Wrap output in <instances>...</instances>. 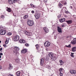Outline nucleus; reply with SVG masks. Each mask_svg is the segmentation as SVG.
Returning <instances> with one entry per match:
<instances>
[{
    "instance_id": "obj_2",
    "label": "nucleus",
    "mask_w": 76,
    "mask_h": 76,
    "mask_svg": "<svg viewBox=\"0 0 76 76\" xmlns=\"http://www.w3.org/2000/svg\"><path fill=\"white\" fill-rule=\"evenodd\" d=\"M14 55L18 56L19 55V53L18 51L19 50V48L15 46L14 47Z\"/></svg>"
},
{
    "instance_id": "obj_19",
    "label": "nucleus",
    "mask_w": 76,
    "mask_h": 76,
    "mask_svg": "<svg viewBox=\"0 0 76 76\" xmlns=\"http://www.w3.org/2000/svg\"><path fill=\"white\" fill-rule=\"evenodd\" d=\"M13 41H18L17 39L16 38V35L13 37Z\"/></svg>"
},
{
    "instance_id": "obj_11",
    "label": "nucleus",
    "mask_w": 76,
    "mask_h": 76,
    "mask_svg": "<svg viewBox=\"0 0 76 76\" xmlns=\"http://www.w3.org/2000/svg\"><path fill=\"white\" fill-rule=\"evenodd\" d=\"M43 29L44 30L45 32H46V33H48V32H49L48 29V28H44Z\"/></svg>"
},
{
    "instance_id": "obj_9",
    "label": "nucleus",
    "mask_w": 76,
    "mask_h": 76,
    "mask_svg": "<svg viewBox=\"0 0 76 76\" xmlns=\"http://www.w3.org/2000/svg\"><path fill=\"white\" fill-rule=\"evenodd\" d=\"M8 3L10 4H13L14 3V0H8Z\"/></svg>"
},
{
    "instance_id": "obj_40",
    "label": "nucleus",
    "mask_w": 76,
    "mask_h": 76,
    "mask_svg": "<svg viewBox=\"0 0 76 76\" xmlns=\"http://www.w3.org/2000/svg\"><path fill=\"white\" fill-rule=\"evenodd\" d=\"M50 59V58H46L45 60H46V61H48Z\"/></svg>"
},
{
    "instance_id": "obj_41",
    "label": "nucleus",
    "mask_w": 76,
    "mask_h": 76,
    "mask_svg": "<svg viewBox=\"0 0 76 76\" xmlns=\"http://www.w3.org/2000/svg\"><path fill=\"white\" fill-rule=\"evenodd\" d=\"M1 18H2V19H4V15H2L1 17Z\"/></svg>"
},
{
    "instance_id": "obj_4",
    "label": "nucleus",
    "mask_w": 76,
    "mask_h": 76,
    "mask_svg": "<svg viewBox=\"0 0 76 76\" xmlns=\"http://www.w3.org/2000/svg\"><path fill=\"white\" fill-rule=\"evenodd\" d=\"M27 23L28 25L30 26H32L34 25V21L30 20H28Z\"/></svg>"
},
{
    "instance_id": "obj_50",
    "label": "nucleus",
    "mask_w": 76,
    "mask_h": 76,
    "mask_svg": "<svg viewBox=\"0 0 76 76\" xmlns=\"http://www.w3.org/2000/svg\"><path fill=\"white\" fill-rule=\"evenodd\" d=\"M69 13V12L68 11H67V12H66V13Z\"/></svg>"
},
{
    "instance_id": "obj_47",
    "label": "nucleus",
    "mask_w": 76,
    "mask_h": 76,
    "mask_svg": "<svg viewBox=\"0 0 76 76\" xmlns=\"http://www.w3.org/2000/svg\"><path fill=\"white\" fill-rule=\"evenodd\" d=\"M73 18H74V19H75V18H76V17H75V16H76L75 15H73Z\"/></svg>"
},
{
    "instance_id": "obj_48",
    "label": "nucleus",
    "mask_w": 76,
    "mask_h": 76,
    "mask_svg": "<svg viewBox=\"0 0 76 76\" xmlns=\"http://www.w3.org/2000/svg\"><path fill=\"white\" fill-rule=\"evenodd\" d=\"M3 50V48H0V51H1Z\"/></svg>"
},
{
    "instance_id": "obj_22",
    "label": "nucleus",
    "mask_w": 76,
    "mask_h": 76,
    "mask_svg": "<svg viewBox=\"0 0 76 76\" xmlns=\"http://www.w3.org/2000/svg\"><path fill=\"white\" fill-rule=\"evenodd\" d=\"M9 38H7L5 42V43L6 44H8V43L9 42Z\"/></svg>"
},
{
    "instance_id": "obj_10",
    "label": "nucleus",
    "mask_w": 76,
    "mask_h": 76,
    "mask_svg": "<svg viewBox=\"0 0 76 76\" xmlns=\"http://www.w3.org/2000/svg\"><path fill=\"white\" fill-rule=\"evenodd\" d=\"M71 43L73 45H74V44H76V40H75V39H74L73 40H72L71 42Z\"/></svg>"
},
{
    "instance_id": "obj_27",
    "label": "nucleus",
    "mask_w": 76,
    "mask_h": 76,
    "mask_svg": "<svg viewBox=\"0 0 76 76\" xmlns=\"http://www.w3.org/2000/svg\"><path fill=\"white\" fill-rule=\"evenodd\" d=\"M28 18V15H25L23 17V18L24 19H27Z\"/></svg>"
},
{
    "instance_id": "obj_34",
    "label": "nucleus",
    "mask_w": 76,
    "mask_h": 76,
    "mask_svg": "<svg viewBox=\"0 0 76 76\" xmlns=\"http://www.w3.org/2000/svg\"><path fill=\"white\" fill-rule=\"evenodd\" d=\"M7 35H12V33L8 32L7 33Z\"/></svg>"
},
{
    "instance_id": "obj_8",
    "label": "nucleus",
    "mask_w": 76,
    "mask_h": 76,
    "mask_svg": "<svg viewBox=\"0 0 76 76\" xmlns=\"http://www.w3.org/2000/svg\"><path fill=\"white\" fill-rule=\"evenodd\" d=\"M34 16L36 19H37L39 18L40 17V14H36L34 15Z\"/></svg>"
},
{
    "instance_id": "obj_54",
    "label": "nucleus",
    "mask_w": 76,
    "mask_h": 76,
    "mask_svg": "<svg viewBox=\"0 0 76 76\" xmlns=\"http://www.w3.org/2000/svg\"><path fill=\"white\" fill-rule=\"evenodd\" d=\"M71 8H72V7H71Z\"/></svg>"
},
{
    "instance_id": "obj_51",
    "label": "nucleus",
    "mask_w": 76,
    "mask_h": 76,
    "mask_svg": "<svg viewBox=\"0 0 76 76\" xmlns=\"http://www.w3.org/2000/svg\"><path fill=\"white\" fill-rule=\"evenodd\" d=\"M1 58V56H0V58Z\"/></svg>"
},
{
    "instance_id": "obj_1",
    "label": "nucleus",
    "mask_w": 76,
    "mask_h": 76,
    "mask_svg": "<svg viewBox=\"0 0 76 76\" xmlns=\"http://www.w3.org/2000/svg\"><path fill=\"white\" fill-rule=\"evenodd\" d=\"M23 33H25L26 35H28V36H32V33H31L27 31L26 30H25L24 31L23 30H21L20 31V35H23Z\"/></svg>"
},
{
    "instance_id": "obj_38",
    "label": "nucleus",
    "mask_w": 76,
    "mask_h": 76,
    "mask_svg": "<svg viewBox=\"0 0 76 76\" xmlns=\"http://www.w3.org/2000/svg\"><path fill=\"white\" fill-rule=\"evenodd\" d=\"M58 18H60L61 17V14H59L57 16Z\"/></svg>"
},
{
    "instance_id": "obj_43",
    "label": "nucleus",
    "mask_w": 76,
    "mask_h": 76,
    "mask_svg": "<svg viewBox=\"0 0 76 76\" xmlns=\"http://www.w3.org/2000/svg\"><path fill=\"white\" fill-rule=\"evenodd\" d=\"M31 13H35V12L34 11L32 10L31 11Z\"/></svg>"
},
{
    "instance_id": "obj_21",
    "label": "nucleus",
    "mask_w": 76,
    "mask_h": 76,
    "mask_svg": "<svg viewBox=\"0 0 76 76\" xmlns=\"http://www.w3.org/2000/svg\"><path fill=\"white\" fill-rule=\"evenodd\" d=\"M20 72L18 71L16 73V75L17 76H20Z\"/></svg>"
},
{
    "instance_id": "obj_6",
    "label": "nucleus",
    "mask_w": 76,
    "mask_h": 76,
    "mask_svg": "<svg viewBox=\"0 0 76 76\" xmlns=\"http://www.w3.org/2000/svg\"><path fill=\"white\" fill-rule=\"evenodd\" d=\"M6 32L5 30H1L0 31V35H4L6 34Z\"/></svg>"
},
{
    "instance_id": "obj_30",
    "label": "nucleus",
    "mask_w": 76,
    "mask_h": 76,
    "mask_svg": "<svg viewBox=\"0 0 76 76\" xmlns=\"http://www.w3.org/2000/svg\"><path fill=\"white\" fill-rule=\"evenodd\" d=\"M70 39V37L69 36H67L66 38V39H67V40H69Z\"/></svg>"
},
{
    "instance_id": "obj_15",
    "label": "nucleus",
    "mask_w": 76,
    "mask_h": 76,
    "mask_svg": "<svg viewBox=\"0 0 76 76\" xmlns=\"http://www.w3.org/2000/svg\"><path fill=\"white\" fill-rule=\"evenodd\" d=\"M27 52V50L26 49H23L21 52V53H26Z\"/></svg>"
},
{
    "instance_id": "obj_52",
    "label": "nucleus",
    "mask_w": 76,
    "mask_h": 76,
    "mask_svg": "<svg viewBox=\"0 0 76 76\" xmlns=\"http://www.w3.org/2000/svg\"><path fill=\"white\" fill-rule=\"evenodd\" d=\"M1 40H0V43H1Z\"/></svg>"
},
{
    "instance_id": "obj_37",
    "label": "nucleus",
    "mask_w": 76,
    "mask_h": 76,
    "mask_svg": "<svg viewBox=\"0 0 76 76\" xmlns=\"http://www.w3.org/2000/svg\"><path fill=\"white\" fill-rule=\"evenodd\" d=\"M36 47L37 49H38L39 48V46L38 45H36Z\"/></svg>"
},
{
    "instance_id": "obj_31",
    "label": "nucleus",
    "mask_w": 76,
    "mask_h": 76,
    "mask_svg": "<svg viewBox=\"0 0 76 76\" xmlns=\"http://www.w3.org/2000/svg\"><path fill=\"white\" fill-rule=\"evenodd\" d=\"M19 1V0H14V3H15L16 2H17V3H18Z\"/></svg>"
},
{
    "instance_id": "obj_26",
    "label": "nucleus",
    "mask_w": 76,
    "mask_h": 76,
    "mask_svg": "<svg viewBox=\"0 0 76 76\" xmlns=\"http://www.w3.org/2000/svg\"><path fill=\"white\" fill-rule=\"evenodd\" d=\"M58 6L59 7V8H61L63 6V5L62 4H61V3H60L58 5Z\"/></svg>"
},
{
    "instance_id": "obj_42",
    "label": "nucleus",
    "mask_w": 76,
    "mask_h": 76,
    "mask_svg": "<svg viewBox=\"0 0 76 76\" xmlns=\"http://www.w3.org/2000/svg\"><path fill=\"white\" fill-rule=\"evenodd\" d=\"M3 46L4 47H7V46L6 45L4 44L3 45Z\"/></svg>"
},
{
    "instance_id": "obj_49",
    "label": "nucleus",
    "mask_w": 76,
    "mask_h": 76,
    "mask_svg": "<svg viewBox=\"0 0 76 76\" xmlns=\"http://www.w3.org/2000/svg\"><path fill=\"white\" fill-rule=\"evenodd\" d=\"M62 27H64V25H63L62 26Z\"/></svg>"
},
{
    "instance_id": "obj_7",
    "label": "nucleus",
    "mask_w": 76,
    "mask_h": 76,
    "mask_svg": "<svg viewBox=\"0 0 76 76\" xmlns=\"http://www.w3.org/2000/svg\"><path fill=\"white\" fill-rule=\"evenodd\" d=\"M59 71L60 72L59 75L60 76H63V68H60L59 69Z\"/></svg>"
},
{
    "instance_id": "obj_20",
    "label": "nucleus",
    "mask_w": 76,
    "mask_h": 76,
    "mask_svg": "<svg viewBox=\"0 0 76 76\" xmlns=\"http://www.w3.org/2000/svg\"><path fill=\"white\" fill-rule=\"evenodd\" d=\"M6 9L7 11L8 12H11V9L10 8L6 7Z\"/></svg>"
},
{
    "instance_id": "obj_24",
    "label": "nucleus",
    "mask_w": 76,
    "mask_h": 76,
    "mask_svg": "<svg viewBox=\"0 0 76 76\" xmlns=\"http://www.w3.org/2000/svg\"><path fill=\"white\" fill-rule=\"evenodd\" d=\"M16 38H17V41H18V40H19V39L20 38V37H19V36L18 35H16Z\"/></svg>"
},
{
    "instance_id": "obj_12",
    "label": "nucleus",
    "mask_w": 76,
    "mask_h": 76,
    "mask_svg": "<svg viewBox=\"0 0 76 76\" xmlns=\"http://www.w3.org/2000/svg\"><path fill=\"white\" fill-rule=\"evenodd\" d=\"M44 59H41L40 60V65L41 66H42L43 65V64H44Z\"/></svg>"
},
{
    "instance_id": "obj_33",
    "label": "nucleus",
    "mask_w": 76,
    "mask_h": 76,
    "mask_svg": "<svg viewBox=\"0 0 76 76\" xmlns=\"http://www.w3.org/2000/svg\"><path fill=\"white\" fill-rule=\"evenodd\" d=\"M16 63H19V59H16L15 60Z\"/></svg>"
},
{
    "instance_id": "obj_39",
    "label": "nucleus",
    "mask_w": 76,
    "mask_h": 76,
    "mask_svg": "<svg viewBox=\"0 0 76 76\" xmlns=\"http://www.w3.org/2000/svg\"><path fill=\"white\" fill-rule=\"evenodd\" d=\"M25 45L26 46V47H28V46L29 45L28 43H26L25 44Z\"/></svg>"
},
{
    "instance_id": "obj_35",
    "label": "nucleus",
    "mask_w": 76,
    "mask_h": 76,
    "mask_svg": "<svg viewBox=\"0 0 76 76\" xmlns=\"http://www.w3.org/2000/svg\"><path fill=\"white\" fill-rule=\"evenodd\" d=\"M66 47H68V48H70V47H71V46L70 44L68 46H67V45H66Z\"/></svg>"
},
{
    "instance_id": "obj_44",
    "label": "nucleus",
    "mask_w": 76,
    "mask_h": 76,
    "mask_svg": "<svg viewBox=\"0 0 76 76\" xmlns=\"http://www.w3.org/2000/svg\"><path fill=\"white\" fill-rule=\"evenodd\" d=\"M3 54L2 53H0V56H3Z\"/></svg>"
},
{
    "instance_id": "obj_25",
    "label": "nucleus",
    "mask_w": 76,
    "mask_h": 76,
    "mask_svg": "<svg viewBox=\"0 0 76 76\" xmlns=\"http://www.w3.org/2000/svg\"><path fill=\"white\" fill-rule=\"evenodd\" d=\"M61 3L62 4H64V5H66L67 4V3L64 1H62Z\"/></svg>"
},
{
    "instance_id": "obj_17",
    "label": "nucleus",
    "mask_w": 76,
    "mask_h": 76,
    "mask_svg": "<svg viewBox=\"0 0 76 76\" xmlns=\"http://www.w3.org/2000/svg\"><path fill=\"white\" fill-rule=\"evenodd\" d=\"M70 72L72 74H75L76 73V71L75 70H71L70 71Z\"/></svg>"
},
{
    "instance_id": "obj_45",
    "label": "nucleus",
    "mask_w": 76,
    "mask_h": 76,
    "mask_svg": "<svg viewBox=\"0 0 76 76\" xmlns=\"http://www.w3.org/2000/svg\"><path fill=\"white\" fill-rule=\"evenodd\" d=\"M2 69V67H1V66L0 65V70H1Z\"/></svg>"
},
{
    "instance_id": "obj_13",
    "label": "nucleus",
    "mask_w": 76,
    "mask_h": 76,
    "mask_svg": "<svg viewBox=\"0 0 76 76\" xmlns=\"http://www.w3.org/2000/svg\"><path fill=\"white\" fill-rule=\"evenodd\" d=\"M19 42L20 43H25L26 42L25 40L23 39H20L19 40Z\"/></svg>"
},
{
    "instance_id": "obj_29",
    "label": "nucleus",
    "mask_w": 76,
    "mask_h": 76,
    "mask_svg": "<svg viewBox=\"0 0 76 76\" xmlns=\"http://www.w3.org/2000/svg\"><path fill=\"white\" fill-rule=\"evenodd\" d=\"M30 6L31 7H36V6L32 4H30Z\"/></svg>"
},
{
    "instance_id": "obj_3",
    "label": "nucleus",
    "mask_w": 76,
    "mask_h": 76,
    "mask_svg": "<svg viewBox=\"0 0 76 76\" xmlns=\"http://www.w3.org/2000/svg\"><path fill=\"white\" fill-rule=\"evenodd\" d=\"M48 56L50 57L51 58V60L52 61H54L56 60V58L54 56V54L51 53H49L48 54Z\"/></svg>"
},
{
    "instance_id": "obj_23",
    "label": "nucleus",
    "mask_w": 76,
    "mask_h": 76,
    "mask_svg": "<svg viewBox=\"0 0 76 76\" xmlns=\"http://www.w3.org/2000/svg\"><path fill=\"white\" fill-rule=\"evenodd\" d=\"M67 23H68V24H70L71 23H72V21H71V20H69L68 21H66Z\"/></svg>"
},
{
    "instance_id": "obj_53",
    "label": "nucleus",
    "mask_w": 76,
    "mask_h": 76,
    "mask_svg": "<svg viewBox=\"0 0 76 76\" xmlns=\"http://www.w3.org/2000/svg\"><path fill=\"white\" fill-rule=\"evenodd\" d=\"M1 59H0V61H1Z\"/></svg>"
},
{
    "instance_id": "obj_16",
    "label": "nucleus",
    "mask_w": 76,
    "mask_h": 76,
    "mask_svg": "<svg viewBox=\"0 0 76 76\" xmlns=\"http://www.w3.org/2000/svg\"><path fill=\"white\" fill-rule=\"evenodd\" d=\"M65 20H66V19L65 18H61L59 20V21L60 22H61V23H62L63 22H64V21H65Z\"/></svg>"
},
{
    "instance_id": "obj_28",
    "label": "nucleus",
    "mask_w": 76,
    "mask_h": 76,
    "mask_svg": "<svg viewBox=\"0 0 76 76\" xmlns=\"http://www.w3.org/2000/svg\"><path fill=\"white\" fill-rule=\"evenodd\" d=\"M59 62L61 63L60 64L61 65H63V64H64V62L63 61H62V60L60 61Z\"/></svg>"
},
{
    "instance_id": "obj_18",
    "label": "nucleus",
    "mask_w": 76,
    "mask_h": 76,
    "mask_svg": "<svg viewBox=\"0 0 76 76\" xmlns=\"http://www.w3.org/2000/svg\"><path fill=\"white\" fill-rule=\"evenodd\" d=\"M72 50L73 52H75V51H76V47H73L72 48Z\"/></svg>"
},
{
    "instance_id": "obj_5",
    "label": "nucleus",
    "mask_w": 76,
    "mask_h": 76,
    "mask_svg": "<svg viewBox=\"0 0 76 76\" xmlns=\"http://www.w3.org/2000/svg\"><path fill=\"white\" fill-rule=\"evenodd\" d=\"M50 45L51 43L48 41L46 42L44 44V45L45 47H48Z\"/></svg>"
},
{
    "instance_id": "obj_32",
    "label": "nucleus",
    "mask_w": 76,
    "mask_h": 76,
    "mask_svg": "<svg viewBox=\"0 0 76 76\" xmlns=\"http://www.w3.org/2000/svg\"><path fill=\"white\" fill-rule=\"evenodd\" d=\"M73 54H74V53H71V57H74L75 56H74Z\"/></svg>"
},
{
    "instance_id": "obj_36",
    "label": "nucleus",
    "mask_w": 76,
    "mask_h": 76,
    "mask_svg": "<svg viewBox=\"0 0 76 76\" xmlns=\"http://www.w3.org/2000/svg\"><path fill=\"white\" fill-rule=\"evenodd\" d=\"M9 68L10 69H11L12 68V66L11 65H10Z\"/></svg>"
},
{
    "instance_id": "obj_14",
    "label": "nucleus",
    "mask_w": 76,
    "mask_h": 76,
    "mask_svg": "<svg viewBox=\"0 0 76 76\" xmlns=\"http://www.w3.org/2000/svg\"><path fill=\"white\" fill-rule=\"evenodd\" d=\"M57 29H58V32H60V33H61V32H62L61 31V28H60V27H57Z\"/></svg>"
},
{
    "instance_id": "obj_55",
    "label": "nucleus",
    "mask_w": 76,
    "mask_h": 76,
    "mask_svg": "<svg viewBox=\"0 0 76 76\" xmlns=\"http://www.w3.org/2000/svg\"><path fill=\"white\" fill-rule=\"evenodd\" d=\"M0 47H1V46L0 45Z\"/></svg>"
},
{
    "instance_id": "obj_46",
    "label": "nucleus",
    "mask_w": 76,
    "mask_h": 76,
    "mask_svg": "<svg viewBox=\"0 0 76 76\" xmlns=\"http://www.w3.org/2000/svg\"><path fill=\"white\" fill-rule=\"evenodd\" d=\"M8 76H13V75L11 74H10Z\"/></svg>"
}]
</instances>
